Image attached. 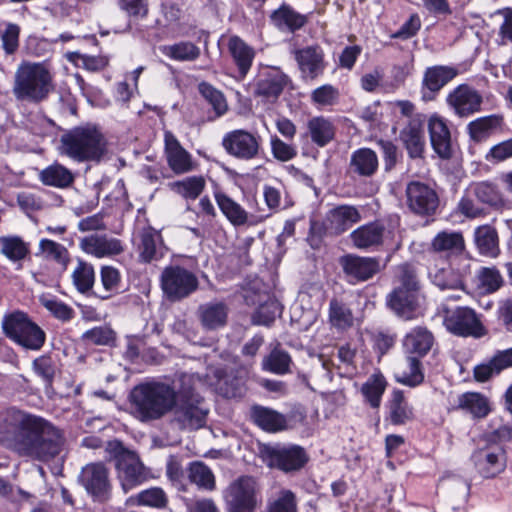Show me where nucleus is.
Returning <instances> with one entry per match:
<instances>
[{
    "label": "nucleus",
    "mask_w": 512,
    "mask_h": 512,
    "mask_svg": "<svg viewBox=\"0 0 512 512\" xmlns=\"http://www.w3.org/2000/svg\"><path fill=\"white\" fill-rule=\"evenodd\" d=\"M446 104L459 118H468L481 111L483 96L468 84H460L446 96Z\"/></svg>",
    "instance_id": "nucleus-14"
},
{
    "label": "nucleus",
    "mask_w": 512,
    "mask_h": 512,
    "mask_svg": "<svg viewBox=\"0 0 512 512\" xmlns=\"http://www.w3.org/2000/svg\"><path fill=\"white\" fill-rule=\"evenodd\" d=\"M359 210L352 205H339L330 209L326 214L328 228L335 234L347 231L352 225L359 222Z\"/></svg>",
    "instance_id": "nucleus-30"
},
{
    "label": "nucleus",
    "mask_w": 512,
    "mask_h": 512,
    "mask_svg": "<svg viewBox=\"0 0 512 512\" xmlns=\"http://www.w3.org/2000/svg\"><path fill=\"white\" fill-rule=\"evenodd\" d=\"M295 59L305 78L315 79L324 72V53L319 46H308L297 50Z\"/></svg>",
    "instance_id": "nucleus-25"
},
{
    "label": "nucleus",
    "mask_w": 512,
    "mask_h": 512,
    "mask_svg": "<svg viewBox=\"0 0 512 512\" xmlns=\"http://www.w3.org/2000/svg\"><path fill=\"white\" fill-rule=\"evenodd\" d=\"M280 312L279 303L276 300L268 299L257 308L252 316V321L257 325L269 326Z\"/></svg>",
    "instance_id": "nucleus-62"
},
{
    "label": "nucleus",
    "mask_w": 512,
    "mask_h": 512,
    "mask_svg": "<svg viewBox=\"0 0 512 512\" xmlns=\"http://www.w3.org/2000/svg\"><path fill=\"white\" fill-rule=\"evenodd\" d=\"M289 78L277 68L263 72L255 85V95L274 103L288 85Z\"/></svg>",
    "instance_id": "nucleus-20"
},
{
    "label": "nucleus",
    "mask_w": 512,
    "mask_h": 512,
    "mask_svg": "<svg viewBox=\"0 0 512 512\" xmlns=\"http://www.w3.org/2000/svg\"><path fill=\"white\" fill-rule=\"evenodd\" d=\"M39 179L44 185L66 188L73 183L74 176L65 166L54 163L40 172Z\"/></svg>",
    "instance_id": "nucleus-42"
},
{
    "label": "nucleus",
    "mask_w": 512,
    "mask_h": 512,
    "mask_svg": "<svg viewBox=\"0 0 512 512\" xmlns=\"http://www.w3.org/2000/svg\"><path fill=\"white\" fill-rule=\"evenodd\" d=\"M188 478L199 489L213 491L216 488L215 476L203 462H193L188 468Z\"/></svg>",
    "instance_id": "nucleus-50"
},
{
    "label": "nucleus",
    "mask_w": 512,
    "mask_h": 512,
    "mask_svg": "<svg viewBox=\"0 0 512 512\" xmlns=\"http://www.w3.org/2000/svg\"><path fill=\"white\" fill-rule=\"evenodd\" d=\"M468 195H473L477 202L494 209L505 206L503 195L496 184L490 181L473 182L468 187Z\"/></svg>",
    "instance_id": "nucleus-34"
},
{
    "label": "nucleus",
    "mask_w": 512,
    "mask_h": 512,
    "mask_svg": "<svg viewBox=\"0 0 512 512\" xmlns=\"http://www.w3.org/2000/svg\"><path fill=\"white\" fill-rule=\"evenodd\" d=\"M100 277L106 292V294L100 296L102 299H108L119 292L121 288V274L117 268L109 265L102 266Z\"/></svg>",
    "instance_id": "nucleus-59"
},
{
    "label": "nucleus",
    "mask_w": 512,
    "mask_h": 512,
    "mask_svg": "<svg viewBox=\"0 0 512 512\" xmlns=\"http://www.w3.org/2000/svg\"><path fill=\"white\" fill-rule=\"evenodd\" d=\"M394 379L397 383L416 388L425 379L421 358L413 355H404V360L394 371Z\"/></svg>",
    "instance_id": "nucleus-27"
},
{
    "label": "nucleus",
    "mask_w": 512,
    "mask_h": 512,
    "mask_svg": "<svg viewBox=\"0 0 512 512\" xmlns=\"http://www.w3.org/2000/svg\"><path fill=\"white\" fill-rule=\"evenodd\" d=\"M39 249L46 259L53 260L64 268L67 267L69 252L62 244L50 239H42L39 242Z\"/></svg>",
    "instance_id": "nucleus-56"
},
{
    "label": "nucleus",
    "mask_w": 512,
    "mask_h": 512,
    "mask_svg": "<svg viewBox=\"0 0 512 512\" xmlns=\"http://www.w3.org/2000/svg\"><path fill=\"white\" fill-rule=\"evenodd\" d=\"M58 150L60 155L78 163L99 162L107 151V142L96 126L86 124L64 131Z\"/></svg>",
    "instance_id": "nucleus-4"
},
{
    "label": "nucleus",
    "mask_w": 512,
    "mask_h": 512,
    "mask_svg": "<svg viewBox=\"0 0 512 512\" xmlns=\"http://www.w3.org/2000/svg\"><path fill=\"white\" fill-rule=\"evenodd\" d=\"M329 321L337 330H347L354 324L352 310L338 299H332L329 303Z\"/></svg>",
    "instance_id": "nucleus-49"
},
{
    "label": "nucleus",
    "mask_w": 512,
    "mask_h": 512,
    "mask_svg": "<svg viewBox=\"0 0 512 512\" xmlns=\"http://www.w3.org/2000/svg\"><path fill=\"white\" fill-rule=\"evenodd\" d=\"M413 418V409L401 390H394L389 404V419L393 425H404Z\"/></svg>",
    "instance_id": "nucleus-46"
},
{
    "label": "nucleus",
    "mask_w": 512,
    "mask_h": 512,
    "mask_svg": "<svg viewBox=\"0 0 512 512\" xmlns=\"http://www.w3.org/2000/svg\"><path fill=\"white\" fill-rule=\"evenodd\" d=\"M79 247L86 254L96 258L111 257L123 252L121 241L107 235L92 234L86 236L80 240Z\"/></svg>",
    "instance_id": "nucleus-23"
},
{
    "label": "nucleus",
    "mask_w": 512,
    "mask_h": 512,
    "mask_svg": "<svg viewBox=\"0 0 512 512\" xmlns=\"http://www.w3.org/2000/svg\"><path fill=\"white\" fill-rule=\"evenodd\" d=\"M79 480L87 493L95 501H107L112 492L109 469L101 462L85 465L80 473Z\"/></svg>",
    "instance_id": "nucleus-13"
},
{
    "label": "nucleus",
    "mask_w": 512,
    "mask_h": 512,
    "mask_svg": "<svg viewBox=\"0 0 512 512\" xmlns=\"http://www.w3.org/2000/svg\"><path fill=\"white\" fill-rule=\"evenodd\" d=\"M434 344L433 334L425 327L412 328L402 340L404 355H413L419 358L426 356Z\"/></svg>",
    "instance_id": "nucleus-26"
},
{
    "label": "nucleus",
    "mask_w": 512,
    "mask_h": 512,
    "mask_svg": "<svg viewBox=\"0 0 512 512\" xmlns=\"http://www.w3.org/2000/svg\"><path fill=\"white\" fill-rule=\"evenodd\" d=\"M54 90V75L46 62L23 61L14 74L12 93L18 101L43 102Z\"/></svg>",
    "instance_id": "nucleus-3"
},
{
    "label": "nucleus",
    "mask_w": 512,
    "mask_h": 512,
    "mask_svg": "<svg viewBox=\"0 0 512 512\" xmlns=\"http://www.w3.org/2000/svg\"><path fill=\"white\" fill-rule=\"evenodd\" d=\"M228 51L237 67L239 77L243 79L251 69L255 50L239 36L233 35L228 40Z\"/></svg>",
    "instance_id": "nucleus-31"
},
{
    "label": "nucleus",
    "mask_w": 512,
    "mask_h": 512,
    "mask_svg": "<svg viewBox=\"0 0 512 512\" xmlns=\"http://www.w3.org/2000/svg\"><path fill=\"white\" fill-rule=\"evenodd\" d=\"M34 373L39 376L47 386H51L55 377V365L49 355H41L32 362Z\"/></svg>",
    "instance_id": "nucleus-63"
},
{
    "label": "nucleus",
    "mask_w": 512,
    "mask_h": 512,
    "mask_svg": "<svg viewBox=\"0 0 512 512\" xmlns=\"http://www.w3.org/2000/svg\"><path fill=\"white\" fill-rule=\"evenodd\" d=\"M307 129L311 141L319 147H325L329 144L336 133L334 124L323 116L311 118L307 123Z\"/></svg>",
    "instance_id": "nucleus-39"
},
{
    "label": "nucleus",
    "mask_w": 512,
    "mask_h": 512,
    "mask_svg": "<svg viewBox=\"0 0 512 512\" xmlns=\"http://www.w3.org/2000/svg\"><path fill=\"white\" fill-rule=\"evenodd\" d=\"M389 308L404 319H411L419 306V292L403 288H395L387 296Z\"/></svg>",
    "instance_id": "nucleus-29"
},
{
    "label": "nucleus",
    "mask_w": 512,
    "mask_h": 512,
    "mask_svg": "<svg viewBox=\"0 0 512 512\" xmlns=\"http://www.w3.org/2000/svg\"><path fill=\"white\" fill-rule=\"evenodd\" d=\"M431 249L447 256L458 254L464 249V238L457 231H441L432 239Z\"/></svg>",
    "instance_id": "nucleus-40"
},
{
    "label": "nucleus",
    "mask_w": 512,
    "mask_h": 512,
    "mask_svg": "<svg viewBox=\"0 0 512 512\" xmlns=\"http://www.w3.org/2000/svg\"><path fill=\"white\" fill-rule=\"evenodd\" d=\"M386 385V380L381 374L371 375L363 384L361 388L362 394L371 407L378 408L380 406Z\"/></svg>",
    "instance_id": "nucleus-52"
},
{
    "label": "nucleus",
    "mask_w": 512,
    "mask_h": 512,
    "mask_svg": "<svg viewBox=\"0 0 512 512\" xmlns=\"http://www.w3.org/2000/svg\"><path fill=\"white\" fill-rule=\"evenodd\" d=\"M73 284L80 293L89 292L95 282V272L92 264L78 260L77 266L72 273Z\"/></svg>",
    "instance_id": "nucleus-54"
},
{
    "label": "nucleus",
    "mask_w": 512,
    "mask_h": 512,
    "mask_svg": "<svg viewBox=\"0 0 512 512\" xmlns=\"http://www.w3.org/2000/svg\"><path fill=\"white\" fill-rule=\"evenodd\" d=\"M40 303L45 307L56 319L62 322H68L73 319L75 312L72 307L53 297H41Z\"/></svg>",
    "instance_id": "nucleus-61"
},
{
    "label": "nucleus",
    "mask_w": 512,
    "mask_h": 512,
    "mask_svg": "<svg viewBox=\"0 0 512 512\" xmlns=\"http://www.w3.org/2000/svg\"><path fill=\"white\" fill-rule=\"evenodd\" d=\"M477 277L481 288L487 293L497 291L504 283L500 271L495 267H482L478 271Z\"/></svg>",
    "instance_id": "nucleus-60"
},
{
    "label": "nucleus",
    "mask_w": 512,
    "mask_h": 512,
    "mask_svg": "<svg viewBox=\"0 0 512 512\" xmlns=\"http://www.w3.org/2000/svg\"><path fill=\"white\" fill-rule=\"evenodd\" d=\"M177 389L162 381L136 385L129 394L131 415L141 423H151L170 414L176 405Z\"/></svg>",
    "instance_id": "nucleus-2"
},
{
    "label": "nucleus",
    "mask_w": 512,
    "mask_h": 512,
    "mask_svg": "<svg viewBox=\"0 0 512 512\" xmlns=\"http://www.w3.org/2000/svg\"><path fill=\"white\" fill-rule=\"evenodd\" d=\"M214 197L220 211L232 225L242 226L247 223L248 213L239 203L221 191L215 192Z\"/></svg>",
    "instance_id": "nucleus-38"
},
{
    "label": "nucleus",
    "mask_w": 512,
    "mask_h": 512,
    "mask_svg": "<svg viewBox=\"0 0 512 512\" xmlns=\"http://www.w3.org/2000/svg\"><path fill=\"white\" fill-rule=\"evenodd\" d=\"M397 227V222L385 224L381 221H374L355 229L350 234V238L354 246L359 249L375 248L385 243L398 244Z\"/></svg>",
    "instance_id": "nucleus-10"
},
{
    "label": "nucleus",
    "mask_w": 512,
    "mask_h": 512,
    "mask_svg": "<svg viewBox=\"0 0 512 512\" xmlns=\"http://www.w3.org/2000/svg\"><path fill=\"white\" fill-rule=\"evenodd\" d=\"M131 505L149 506L154 508H164L168 503L165 492L159 487H153L139 492L128 499Z\"/></svg>",
    "instance_id": "nucleus-53"
},
{
    "label": "nucleus",
    "mask_w": 512,
    "mask_h": 512,
    "mask_svg": "<svg viewBox=\"0 0 512 512\" xmlns=\"http://www.w3.org/2000/svg\"><path fill=\"white\" fill-rule=\"evenodd\" d=\"M291 363V357L286 351L275 348L264 357L262 369L277 375H284L290 371Z\"/></svg>",
    "instance_id": "nucleus-51"
},
{
    "label": "nucleus",
    "mask_w": 512,
    "mask_h": 512,
    "mask_svg": "<svg viewBox=\"0 0 512 512\" xmlns=\"http://www.w3.org/2000/svg\"><path fill=\"white\" fill-rule=\"evenodd\" d=\"M1 326L4 335L25 350L39 351L46 342L45 331L23 311L5 314Z\"/></svg>",
    "instance_id": "nucleus-6"
},
{
    "label": "nucleus",
    "mask_w": 512,
    "mask_h": 512,
    "mask_svg": "<svg viewBox=\"0 0 512 512\" xmlns=\"http://www.w3.org/2000/svg\"><path fill=\"white\" fill-rule=\"evenodd\" d=\"M200 94L212 106L217 116H222L227 112V101L221 91L207 82H201L198 85Z\"/></svg>",
    "instance_id": "nucleus-55"
},
{
    "label": "nucleus",
    "mask_w": 512,
    "mask_h": 512,
    "mask_svg": "<svg viewBox=\"0 0 512 512\" xmlns=\"http://www.w3.org/2000/svg\"><path fill=\"white\" fill-rule=\"evenodd\" d=\"M137 237V250L141 262L151 263L164 257L166 248L156 229L151 226L144 227L139 231Z\"/></svg>",
    "instance_id": "nucleus-21"
},
{
    "label": "nucleus",
    "mask_w": 512,
    "mask_h": 512,
    "mask_svg": "<svg viewBox=\"0 0 512 512\" xmlns=\"http://www.w3.org/2000/svg\"><path fill=\"white\" fill-rule=\"evenodd\" d=\"M254 423L267 432H278L287 428V418L276 410L254 406L251 410Z\"/></svg>",
    "instance_id": "nucleus-36"
},
{
    "label": "nucleus",
    "mask_w": 512,
    "mask_h": 512,
    "mask_svg": "<svg viewBox=\"0 0 512 512\" xmlns=\"http://www.w3.org/2000/svg\"><path fill=\"white\" fill-rule=\"evenodd\" d=\"M222 147L228 155L236 159L253 160L260 153L261 137L245 129H235L223 136Z\"/></svg>",
    "instance_id": "nucleus-12"
},
{
    "label": "nucleus",
    "mask_w": 512,
    "mask_h": 512,
    "mask_svg": "<svg viewBox=\"0 0 512 512\" xmlns=\"http://www.w3.org/2000/svg\"><path fill=\"white\" fill-rule=\"evenodd\" d=\"M171 190L186 200H195L203 192L206 181L203 176H190L169 184Z\"/></svg>",
    "instance_id": "nucleus-47"
},
{
    "label": "nucleus",
    "mask_w": 512,
    "mask_h": 512,
    "mask_svg": "<svg viewBox=\"0 0 512 512\" xmlns=\"http://www.w3.org/2000/svg\"><path fill=\"white\" fill-rule=\"evenodd\" d=\"M471 460L478 474L486 479L494 478L506 468V454L497 445L485 446L473 452Z\"/></svg>",
    "instance_id": "nucleus-16"
},
{
    "label": "nucleus",
    "mask_w": 512,
    "mask_h": 512,
    "mask_svg": "<svg viewBox=\"0 0 512 512\" xmlns=\"http://www.w3.org/2000/svg\"><path fill=\"white\" fill-rule=\"evenodd\" d=\"M267 512H298L295 493L289 489H281L276 497L268 502Z\"/></svg>",
    "instance_id": "nucleus-57"
},
{
    "label": "nucleus",
    "mask_w": 512,
    "mask_h": 512,
    "mask_svg": "<svg viewBox=\"0 0 512 512\" xmlns=\"http://www.w3.org/2000/svg\"><path fill=\"white\" fill-rule=\"evenodd\" d=\"M443 311V323L452 334L474 338H481L486 334L480 317L473 309L460 306L454 309L444 308Z\"/></svg>",
    "instance_id": "nucleus-11"
},
{
    "label": "nucleus",
    "mask_w": 512,
    "mask_h": 512,
    "mask_svg": "<svg viewBox=\"0 0 512 512\" xmlns=\"http://www.w3.org/2000/svg\"><path fill=\"white\" fill-rule=\"evenodd\" d=\"M339 98V90L331 84L322 85L311 93L313 103L321 106L333 105Z\"/></svg>",
    "instance_id": "nucleus-64"
},
{
    "label": "nucleus",
    "mask_w": 512,
    "mask_h": 512,
    "mask_svg": "<svg viewBox=\"0 0 512 512\" xmlns=\"http://www.w3.org/2000/svg\"><path fill=\"white\" fill-rule=\"evenodd\" d=\"M399 139L411 159H421L426 148L424 117L405 120L399 131Z\"/></svg>",
    "instance_id": "nucleus-17"
},
{
    "label": "nucleus",
    "mask_w": 512,
    "mask_h": 512,
    "mask_svg": "<svg viewBox=\"0 0 512 512\" xmlns=\"http://www.w3.org/2000/svg\"><path fill=\"white\" fill-rule=\"evenodd\" d=\"M105 451L115 463L117 479L124 493L147 481L149 471L135 451L116 439L107 442Z\"/></svg>",
    "instance_id": "nucleus-5"
},
{
    "label": "nucleus",
    "mask_w": 512,
    "mask_h": 512,
    "mask_svg": "<svg viewBox=\"0 0 512 512\" xmlns=\"http://www.w3.org/2000/svg\"><path fill=\"white\" fill-rule=\"evenodd\" d=\"M227 512H255L261 502V487L252 476H241L224 490Z\"/></svg>",
    "instance_id": "nucleus-8"
},
{
    "label": "nucleus",
    "mask_w": 512,
    "mask_h": 512,
    "mask_svg": "<svg viewBox=\"0 0 512 512\" xmlns=\"http://www.w3.org/2000/svg\"><path fill=\"white\" fill-rule=\"evenodd\" d=\"M0 445L21 457L46 463L63 452L65 436L48 420L10 407L0 411Z\"/></svg>",
    "instance_id": "nucleus-1"
},
{
    "label": "nucleus",
    "mask_w": 512,
    "mask_h": 512,
    "mask_svg": "<svg viewBox=\"0 0 512 512\" xmlns=\"http://www.w3.org/2000/svg\"><path fill=\"white\" fill-rule=\"evenodd\" d=\"M457 75L458 70L452 66L436 65L427 68L422 80L423 99H432L431 95L427 96L426 90L432 94L437 93Z\"/></svg>",
    "instance_id": "nucleus-28"
},
{
    "label": "nucleus",
    "mask_w": 512,
    "mask_h": 512,
    "mask_svg": "<svg viewBox=\"0 0 512 512\" xmlns=\"http://www.w3.org/2000/svg\"><path fill=\"white\" fill-rule=\"evenodd\" d=\"M203 398L191 388L177 390L176 405L172 410L171 423L181 430H197L206 424L208 409Z\"/></svg>",
    "instance_id": "nucleus-7"
},
{
    "label": "nucleus",
    "mask_w": 512,
    "mask_h": 512,
    "mask_svg": "<svg viewBox=\"0 0 512 512\" xmlns=\"http://www.w3.org/2000/svg\"><path fill=\"white\" fill-rule=\"evenodd\" d=\"M340 265L351 282H363L371 279L380 269V262L375 257H361L348 254L340 258Z\"/></svg>",
    "instance_id": "nucleus-19"
},
{
    "label": "nucleus",
    "mask_w": 512,
    "mask_h": 512,
    "mask_svg": "<svg viewBox=\"0 0 512 512\" xmlns=\"http://www.w3.org/2000/svg\"><path fill=\"white\" fill-rule=\"evenodd\" d=\"M512 367V348L497 351L488 363L474 368V377L479 382L488 381L503 370Z\"/></svg>",
    "instance_id": "nucleus-33"
},
{
    "label": "nucleus",
    "mask_w": 512,
    "mask_h": 512,
    "mask_svg": "<svg viewBox=\"0 0 512 512\" xmlns=\"http://www.w3.org/2000/svg\"><path fill=\"white\" fill-rule=\"evenodd\" d=\"M271 19L279 29L288 30L290 32L300 29L307 22V17L305 15L298 13L286 5H283L278 10L274 11Z\"/></svg>",
    "instance_id": "nucleus-44"
},
{
    "label": "nucleus",
    "mask_w": 512,
    "mask_h": 512,
    "mask_svg": "<svg viewBox=\"0 0 512 512\" xmlns=\"http://www.w3.org/2000/svg\"><path fill=\"white\" fill-rule=\"evenodd\" d=\"M428 131L432 148L443 159H448L452 154L451 132L446 120L437 115H432L428 120Z\"/></svg>",
    "instance_id": "nucleus-24"
},
{
    "label": "nucleus",
    "mask_w": 512,
    "mask_h": 512,
    "mask_svg": "<svg viewBox=\"0 0 512 512\" xmlns=\"http://www.w3.org/2000/svg\"><path fill=\"white\" fill-rule=\"evenodd\" d=\"M407 205L409 209L420 216L435 214L439 206L436 191L428 184L412 181L406 187Z\"/></svg>",
    "instance_id": "nucleus-15"
},
{
    "label": "nucleus",
    "mask_w": 512,
    "mask_h": 512,
    "mask_svg": "<svg viewBox=\"0 0 512 512\" xmlns=\"http://www.w3.org/2000/svg\"><path fill=\"white\" fill-rule=\"evenodd\" d=\"M161 52L168 58L180 62L195 61L201 53L200 48L190 41L162 46Z\"/></svg>",
    "instance_id": "nucleus-48"
},
{
    "label": "nucleus",
    "mask_w": 512,
    "mask_h": 512,
    "mask_svg": "<svg viewBox=\"0 0 512 512\" xmlns=\"http://www.w3.org/2000/svg\"><path fill=\"white\" fill-rule=\"evenodd\" d=\"M164 141L168 165L174 173L184 174L194 170L191 154L181 146L172 132H165Z\"/></svg>",
    "instance_id": "nucleus-22"
},
{
    "label": "nucleus",
    "mask_w": 512,
    "mask_h": 512,
    "mask_svg": "<svg viewBox=\"0 0 512 512\" xmlns=\"http://www.w3.org/2000/svg\"><path fill=\"white\" fill-rule=\"evenodd\" d=\"M269 466L283 472L298 471L308 461L306 451L298 445L274 447L268 451Z\"/></svg>",
    "instance_id": "nucleus-18"
},
{
    "label": "nucleus",
    "mask_w": 512,
    "mask_h": 512,
    "mask_svg": "<svg viewBox=\"0 0 512 512\" xmlns=\"http://www.w3.org/2000/svg\"><path fill=\"white\" fill-rule=\"evenodd\" d=\"M429 277L432 283L441 290H459L463 292V282L460 274L449 266L430 268Z\"/></svg>",
    "instance_id": "nucleus-43"
},
{
    "label": "nucleus",
    "mask_w": 512,
    "mask_h": 512,
    "mask_svg": "<svg viewBox=\"0 0 512 512\" xmlns=\"http://www.w3.org/2000/svg\"><path fill=\"white\" fill-rule=\"evenodd\" d=\"M0 253L13 263L23 261L30 253V247L20 236H1Z\"/></svg>",
    "instance_id": "nucleus-41"
},
{
    "label": "nucleus",
    "mask_w": 512,
    "mask_h": 512,
    "mask_svg": "<svg viewBox=\"0 0 512 512\" xmlns=\"http://www.w3.org/2000/svg\"><path fill=\"white\" fill-rule=\"evenodd\" d=\"M160 286L166 298L176 302L196 292L199 280L189 269L180 265H169L161 272Z\"/></svg>",
    "instance_id": "nucleus-9"
},
{
    "label": "nucleus",
    "mask_w": 512,
    "mask_h": 512,
    "mask_svg": "<svg viewBox=\"0 0 512 512\" xmlns=\"http://www.w3.org/2000/svg\"><path fill=\"white\" fill-rule=\"evenodd\" d=\"M475 241L484 255L495 256L497 252V234L490 226L478 227L475 231Z\"/></svg>",
    "instance_id": "nucleus-58"
},
{
    "label": "nucleus",
    "mask_w": 512,
    "mask_h": 512,
    "mask_svg": "<svg viewBox=\"0 0 512 512\" xmlns=\"http://www.w3.org/2000/svg\"><path fill=\"white\" fill-rule=\"evenodd\" d=\"M503 116L492 114L477 118L467 125V131L472 140L481 142L500 129L503 125Z\"/></svg>",
    "instance_id": "nucleus-37"
},
{
    "label": "nucleus",
    "mask_w": 512,
    "mask_h": 512,
    "mask_svg": "<svg viewBox=\"0 0 512 512\" xmlns=\"http://www.w3.org/2000/svg\"><path fill=\"white\" fill-rule=\"evenodd\" d=\"M378 156L370 148H359L351 154L349 169L361 177H371L378 169Z\"/></svg>",
    "instance_id": "nucleus-35"
},
{
    "label": "nucleus",
    "mask_w": 512,
    "mask_h": 512,
    "mask_svg": "<svg viewBox=\"0 0 512 512\" xmlns=\"http://www.w3.org/2000/svg\"><path fill=\"white\" fill-rule=\"evenodd\" d=\"M229 308L226 303L214 301L202 304L198 308L201 325L206 330H217L226 325Z\"/></svg>",
    "instance_id": "nucleus-32"
},
{
    "label": "nucleus",
    "mask_w": 512,
    "mask_h": 512,
    "mask_svg": "<svg viewBox=\"0 0 512 512\" xmlns=\"http://www.w3.org/2000/svg\"><path fill=\"white\" fill-rule=\"evenodd\" d=\"M458 408L470 413L474 418H484L490 412L487 398L476 392H467L458 397Z\"/></svg>",
    "instance_id": "nucleus-45"
}]
</instances>
